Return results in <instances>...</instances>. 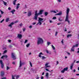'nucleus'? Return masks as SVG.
<instances>
[{"label":"nucleus","mask_w":79,"mask_h":79,"mask_svg":"<svg viewBox=\"0 0 79 79\" xmlns=\"http://www.w3.org/2000/svg\"><path fill=\"white\" fill-rule=\"evenodd\" d=\"M10 69V67H8V66H7L6 67V70L8 71V69Z\"/></svg>","instance_id":"nucleus-27"},{"label":"nucleus","mask_w":79,"mask_h":79,"mask_svg":"<svg viewBox=\"0 0 79 79\" xmlns=\"http://www.w3.org/2000/svg\"><path fill=\"white\" fill-rule=\"evenodd\" d=\"M5 21V19H3L1 21L0 23H3V21Z\"/></svg>","instance_id":"nucleus-39"},{"label":"nucleus","mask_w":79,"mask_h":79,"mask_svg":"<svg viewBox=\"0 0 79 79\" xmlns=\"http://www.w3.org/2000/svg\"><path fill=\"white\" fill-rule=\"evenodd\" d=\"M12 57L13 58V60H15L16 59V56L15 54L13 53H11Z\"/></svg>","instance_id":"nucleus-5"},{"label":"nucleus","mask_w":79,"mask_h":79,"mask_svg":"<svg viewBox=\"0 0 79 79\" xmlns=\"http://www.w3.org/2000/svg\"><path fill=\"white\" fill-rule=\"evenodd\" d=\"M0 11L1 12L2 15H3V12L2 11V10H0Z\"/></svg>","instance_id":"nucleus-38"},{"label":"nucleus","mask_w":79,"mask_h":79,"mask_svg":"<svg viewBox=\"0 0 79 79\" xmlns=\"http://www.w3.org/2000/svg\"><path fill=\"white\" fill-rule=\"evenodd\" d=\"M7 50H6L4 51L3 53H7Z\"/></svg>","instance_id":"nucleus-40"},{"label":"nucleus","mask_w":79,"mask_h":79,"mask_svg":"<svg viewBox=\"0 0 79 79\" xmlns=\"http://www.w3.org/2000/svg\"><path fill=\"white\" fill-rule=\"evenodd\" d=\"M64 31L65 32H66V31H67V30H66V28H65Z\"/></svg>","instance_id":"nucleus-61"},{"label":"nucleus","mask_w":79,"mask_h":79,"mask_svg":"<svg viewBox=\"0 0 79 79\" xmlns=\"http://www.w3.org/2000/svg\"><path fill=\"white\" fill-rule=\"evenodd\" d=\"M73 47H78V46H79V45H78V44H76V45H74L73 46Z\"/></svg>","instance_id":"nucleus-19"},{"label":"nucleus","mask_w":79,"mask_h":79,"mask_svg":"<svg viewBox=\"0 0 79 79\" xmlns=\"http://www.w3.org/2000/svg\"><path fill=\"white\" fill-rule=\"evenodd\" d=\"M44 43V40L42 38H38V40L37 42V44L38 45L39 44H43Z\"/></svg>","instance_id":"nucleus-2"},{"label":"nucleus","mask_w":79,"mask_h":79,"mask_svg":"<svg viewBox=\"0 0 79 79\" xmlns=\"http://www.w3.org/2000/svg\"><path fill=\"white\" fill-rule=\"evenodd\" d=\"M23 31L24 32V31H25V30H26V28H23Z\"/></svg>","instance_id":"nucleus-55"},{"label":"nucleus","mask_w":79,"mask_h":79,"mask_svg":"<svg viewBox=\"0 0 79 79\" xmlns=\"http://www.w3.org/2000/svg\"><path fill=\"white\" fill-rule=\"evenodd\" d=\"M39 24H40V25L41 24H42V22H39L37 23L36 25H38Z\"/></svg>","instance_id":"nucleus-25"},{"label":"nucleus","mask_w":79,"mask_h":79,"mask_svg":"<svg viewBox=\"0 0 79 79\" xmlns=\"http://www.w3.org/2000/svg\"><path fill=\"white\" fill-rule=\"evenodd\" d=\"M72 36V35L71 34H68L67 36V38H69V37H71Z\"/></svg>","instance_id":"nucleus-20"},{"label":"nucleus","mask_w":79,"mask_h":79,"mask_svg":"<svg viewBox=\"0 0 79 79\" xmlns=\"http://www.w3.org/2000/svg\"><path fill=\"white\" fill-rule=\"evenodd\" d=\"M46 71H48V72H49L50 73H51V72L48 69H46Z\"/></svg>","instance_id":"nucleus-33"},{"label":"nucleus","mask_w":79,"mask_h":79,"mask_svg":"<svg viewBox=\"0 0 79 79\" xmlns=\"http://www.w3.org/2000/svg\"><path fill=\"white\" fill-rule=\"evenodd\" d=\"M54 11H53V10H51L50 12H51V13H53Z\"/></svg>","instance_id":"nucleus-53"},{"label":"nucleus","mask_w":79,"mask_h":79,"mask_svg":"<svg viewBox=\"0 0 79 79\" xmlns=\"http://www.w3.org/2000/svg\"><path fill=\"white\" fill-rule=\"evenodd\" d=\"M65 72V71L64 70V69H63L61 71V73H64Z\"/></svg>","instance_id":"nucleus-34"},{"label":"nucleus","mask_w":79,"mask_h":79,"mask_svg":"<svg viewBox=\"0 0 79 79\" xmlns=\"http://www.w3.org/2000/svg\"><path fill=\"white\" fill-rule=\"evenodd\" d=\"M10 19L9 18H7L6 19V22L7 23V22H8L9 21Z\"/></svg>","instance_id":"nucleus-22"},{"label":"nucleus","mask_w":79,"mask_h":79,"mask_svg":"<svg viewBox=\"0 0 79 79\" xmlns=\"http://www.w3.org/2000/svg\"><path fill=\"white\" fill-rule=\"evenodd\" d=\"M32 15V13H31V12L30 11L28 13V16H31Z\"/></svg>","instance_id":"nucleus-14"},{"label":"nucleus","mask_w":79,"mask_h":79,"mask_svg":"<svg viewBox=\"0 0 79 79\" xmlns=\"http://www.w3.org/2000/svg\"><path fill=\"white\" fill-rule=\"evenodd\" d=\"M3 3L5 5H6V4L7 3L6 2H5V1H3Z\"/></svg>","instance_id":"nucleus-37"},{"label":"nucleus","mask_w":79,"mask_h":79,"mask_svg":"<svg viewBox=\"0 0 79 79\" xmlns=\"http://www.w3.org/2000/svg\"><path fill=\"white\" fill-rule=\"evenodd\" d=\"M48 15V12H44V15L45 16H47Z\"/></svg>","instance_id":"nucleus-15"},{"label":"nucleus","mask_w":79,"mask_h":79,"mask_svg":"<svg viewBox=\"0 0 79 79\" xmlns=\"http://www.w3.org/2000/svg\"><path fill=\"white\" fill-rule=\"evenodd\" d=\"M3 50H6V48L4 47V48H2Z\"/></svg>","instance_id":"nucleus-46"},{"label":"nucleus","mask_w":79,"mask_h":79,"mask_svg":"<svg viewBox=\"0 0 79 79\" xmlns=\"http://www.w3.org/2000/svg\"><path fill=\"white\" fill-rule=\"evenodd\" d=\"M11 8L10 7H9L8 8V9L9 10H11Z\"/></svg>","instance_id":"nucleus-47"},{"label":"nucleus","mask_w":79,"mask_h":79,"mask_svg":"<svg viewBox=\"0 0 79 79\" xmlns=\"http://www.w3.org/2000/svg\"><path fill=\"white\" fill-rule=\"evenodd\" d=\"M48 64H49L48 63H46V64H45V66H48Z\"/></svg>","instance_id":"nucleus-43"},{"label":"nucleus","mask_w":79,"mask_h":79,"mask_svg":"<svg viewBox=\"0 0 79 79\" xmlns=\"http://www.w3.org/2000/svg\"><path fill=\"white\" fill-rule=\"evenodd\" d=\"M41 79H44V77L42 76L41 77Z\"/></svg>","instance_id":"nucleus-59"},{"label":"nucleus","mask_w":79,"mask_h":79,"mask_svg":"<svg viewBox=\"0 0 79 79\" xmlns=\"http://www.w3.org/2000/svg\"><path fill=\"white\" fill-rule=\"evenodd\" d=\"M74 48L73 46L71 49V51H72V52H74Z\"/></svg>","instance_id":"nucleus-18"},{"label":"nucleus","mask_w":79,"mask_h":79,"mask_svg":"<svg viewBox=\"0 0 79 79\" xmlns=\"http://www.w3.org/2000/svg\"><path fill=\"white\" fill-rule=\"evenodd\" d=\"M12 79H15L14 77V76H13V75H12Z\"/></svg>","instance_id":"nucleus-48"},{"label":"nucleus","mask_w":79,"mask_h":79,"mask_svg":"<svg viewBox=\"0 0 79 79\" xmlns=\"http://www.w3.org/2000/svg\"><path fill=\"white\" fill-rule=\"evenodd\" d=\"M4 58L5 57L6 58H8V56L7 55H4Z\"/></svg>","instance_id":"nucleus-31"},{"label":"nucleus","mask_w":79,"mask_h":79,"mask_svg":"<svg viewBox=\"0 0 79 79\" xmlns=\"http://www.w3.org/2000/svg\"><path fill=\"white\" fill-rule=\"evenodd\" d=\"M62 15V12H60V13L56 14V15L60 16V15Z\"/></svg>","instance_id":"nucleus-10"},{"label":"nucleus","mask_w":79,"mask_h":79,"mask_svg":"<svg viewBox=\"0 0 79 79\" xmlns=\"http://www.w3.org/2000/svg\"><path fill=\"white\" fill-rule=\"evenodd\" d=\"M0 63L1 64V67L2 69H3L4 68V63L2 60H0Z\"/></svg>","instance_id":"nucleus-3"},{"label":"nucleus","mask_w":79,"mask_h":79,"mask_svg":"<svg viewBox=\"0 0 79 79\" xmlns=\"http://www.w3.org/2000/svg\"><path fill=\"white\" fill-rule=\"evenodd\" d=\"M17 37H18L19 39H21L22 38L23 35H22L21 34H18Z\"/></svg>","instance_id":"nucleus-8"},{"label":"nucleus","mask_w":79,"mask_h":79,"mask_svg":"<svg viewBox=\"0 0 79 79\" xmlns=\"http://www.w3.org/2000/svg\"><path fill=\"white\" fill-rule=\"evenodd\" d=\"M64 70L66 71H68V67H66L65 68H64Z\"/></svg>","instance_id":"nucleus-21"},{"label":"nucleus","mask_w":79,"mask_h":79,"mask_svg":"<svg viewBox=\"0 0 79 79\" xmlns=\"http://www.w3.org/2000/svg\"><path fill=\"white\" fill-rule=\"evenodd\" d=\"M53 19H56V17H54L53 18H52Z\"/></svg>","instance_id":"nucleus-42"},{"label":"nucleus","mask_w":79,"mask_h":79,"mask_svg":"<svg viewBox=\"0 0 79 79\" xmlns=\"http://www.w3.org/2000/svg\"><path fill=\"white\" fill-rule=\"evenodd\" d=\"M43 12H44V10H40L39 13H37V10H36L35 12V14L34 19L37 20V17H38V16L39 15H41L42 14Z\"/></svg>","instance_id":"nucleus-1"},{"label":"nucleus","mask_w":79,"mask_h":79,"mask_svg":"<svg viewBox=\"0 0 79 79\" xmlns=\"http://www.w3.org/2000/svg\"><path fill=\"white\" fill-rule=\"evenodd\" d=\"M70 9L69 8H67V9L66 15H69V13Z\"/></svg>","instance_id":"nucleus-9"},{"label":"nucleus","mask_w":79,"mask_h":79,"mask_svg":"<svg viewBox=\"0 0 79 79\" xmlns=\"http://www.w3.org/2000/svg\"><path fill=\"white\" fill-rule=\"evenodd\" d=\"M19 26L20 27H22V26H23V23H21L19 24Z\"/></svg>","instance_id":"nucleus-44"},{"label":"nucleus","mask_w":79,"mask_h":79,"mask_svg":"<svg viewBox=\"0 0 79 79\" xmlns=\"http://www.w3.org/2000/svg\"><path fill=\"white\" fill-rule=\"evenodd\" d=\"M58 19L59 21H60V22H61V21H63V19Z\"/></svg>","instance_id":"nucleus-45"},{"label":"nucleus","mask_w":79,"mask_h":79,"mask_svg":"<svg viewBox=\"0 0 79 79\" xmlns=\"http://www.w3.org/2000/svg\"><path fill=\"white\" fill-rule=\"evenodd\" d=\"M12 64H15V62H13L12 63Z\"/></svg>","instance_id":"nucleus-49"},{"label":"nucleus","mask_w":79,"mask_h":79,"mask_svg":"<svg viewBox=\"0 0 79 79\" xmlns=\"http://www.w3.org/2000/svg\"><path fill=\"white\" fill-rule=\"evenodd\" d=\"M20 5V4L19 3H18L17 5V6L16 7V9L17 10H18V8H19V6Z\"/></svg>","instance_id":"nucleus-17"},{"label":"nucleus","mask_w":79,"mask_h":79,"mask_svg":"<svg viewBox=\"0 0 79 79\" xmlns=\"http://www.w3.org/2000/svg\"><path fill=\"white\" fill-rule=\"evenodd\" d=\"M46 68H48V67H50V65H47L46 66Z\"/></svg>","instance_id":"nucleus-50"},{"label":"nucleus","mask_w":79,"mask_h":79,"mask_svg":"<svg viewBox=\"0 0 79 79\" xmlns=\"http://www.w3.org/2000/svg\"><path fill=\"white\" fill-rule=\"evenodd\" d=\"M25 64V63L24 62H23L21 63V61H20V63H19V68H20L22 66V65H23V64Z\"/></svg>","instance_id":"nucleus-6"},{"label":"nucleus","mask_w":79,"mask_h":79,"mask_svg":"<svg viewBox=\"0 0 79 79\" xmlns=\"http://www.w3.org/2000/svg\"><path fill=\"white\" fill-rule=\"evenodd\" d=\"M30 45V44L28 43L26 45L27 47H29V46Z\"/></svg>","instance_id":"nucleus-30"},{"label":"nucleus","mask_w":79,"mask_h":79,"mask_svg":"<svg viewBox=\"0 0 79 79\" xmlns=\"http://www.w3.org/2000/svg\"><path fill=\"white\" fill-rule=\"evenodd\" d=\"M51 46L53 50H55V48L53 46V45H52Z\"/></svg>","instance_id":"nucleus-26"},{"label":"nucleus","mask_w":79,"mask_h":79,"mask_svg":"<svg viewBox=\"0 0 79 79\" xmlns=\"http://www.w3.org/2000/svg\"><path fill=\"white\" fill-rule=\"evenodd\" d=\"M5 75V72L3 71H1V72L0 76L1 77H3Z\"/></svg>","instance_id":"nucleus-7"},{"label":"nucleus","mask_w":79,"mask_h":79,"mask_svg":"<svg viewBox=\"0 0 79 79\" xmlns=\"http://www.w3.org/2000/svg\"><path fill=\"white\" fill-rule=\"evenodd\" d=\"M19 21H17L15 22V23H18Z\"/></svg>","instance_id":"nucleus-56"},{"label":"nucleus","mask_w":79,"mask_h":79,"mask_svg":"<svg viewBox=\"0 0 79 79\" xmlns=\"http://www.w3.org/2000/svg\"><path fill=\"white\" fill-rule=\"evenodd\" d=\"M16 11V10L15 9L13 10L12 11H10V13H12V15H14V13Z\"/></svg>","instance_id":"nucleus-13"},{"label":"nucleus","mask_w":79,"mask_h":79,"mask_svg":"<svg viewBox=\"0 0 79 79\" xmlns=\"http://www.w3.org/2000/svg\"><path fill=\"white\" fill-rule=\"evenodd\" d=\"M39 57H40V58L41 57V55L40 54H39Z\"/></svg>","instance_id":"nucleus-57"},{"label":"nucleus","mask_w":79,"mask_h":79,"mask_svg":"<svg viewBox=\"0 0 79 79\" xmlns=\"http://www.w3.org/2000/svg\"><path fill=\"white\" fill-rule=\"evenodd\" d=\"M29 63H30V64L31 67H32V64L31 62V61H30Z\"/></svg>","instance_id":"nucleus-28"},{"label":"nucleus","mask_w":79,"mask_h":79,"mask_svg":"<svg viewBox=\"0 0 79 79\" xmlns=\"http://www.w3.org/2000/svg\"><path fill=\"white\" fill-rule=\"evenodd\" d=\"M1 79H6V77H4L3 78H2Z\"/></svg>","instance_id":"nucleus-52"},{"label":"nucleus","mask_w":79,"mask_h":79,"mask_svg":"<svg viewBox=\"0 0 79 79\" xmlns=\"http://www.w3.org/2000/svg\"><path fill=\"white\" fill-rule=\"evenodd\" d=\"M73 68V63L70 66V69H72Z\"/></svg>","instance_id":"nucleus-24"},{"label":"nucleus","mask_w":79,"mask_h":79,"mask_svg":"<svg viewBox=\"0 0 79 79\" xmlns=\"http://www.w3.org/2000/svg\"><path fill=\"white\" fill-rule=\"evenodd\" d=\"M11 40H8V42H11Z\"/></svg>","instance_id":"nucleus-63"},{"label":"nucleus","mask_w":79,"mask_h":79,"mask_svg":"<svg viewBox=\"0 0 79 79\" xmlns=\"http://www.w3.org/2000/svg\"><path fill=\"white\" fill-rule=\"evenodd\" d=\"M69 17V15H66V19H65V21L66 22V21H67L69 24H70V22L69 21V20H68Z\"/></svg>","instance_id":"nucleus-4"},{"label":"nucleus","mask_w":79,"mask_h":79,"mask_svg":"<svg viewBox=\"0 0 79 79\" xmlns=\"http://www.w3.org/2000/svg\"><path fill=\"white\" fill-rule=\"evenodd\" d=\"M28 41V40H26L24 42V44H26V43Z\"/></svg>","instance_id":"nucleus-36"},{"label":"nucleus","mask_w":79,"mask_h":79,"mask_svg":"<svg viewBox=\"0 0 79 79\" xmlns=\"http://www.w3.org/2000/svg\"><path fill=\"white\" fill-rule=\"evenodd\" d=\"M29 27L30 28H32V26H30Z\"/></svg>","instance_id":"nucleus-58"},{"label":"nucleus","mask_w":79,"mask_h":79,"mask_svg":"<svg viewBox=\"0 0 79 79\" xmlns=\"http://www.w3.org/2000/svg\"><path fill=\"white\" fill-rule=\"evenodd\" d=\"M14 24V23L12 22L11 23L10 25H9V27H12V26Z\"/></svg>","instance_id":"nucleus-12"},{"label":"nucleus","mask_w":79,"mask_h":79,"mask_svg":"<svg viewBox=\"0 0 79 79\" xmlns=\"http://www.w3.org/2000/svg\"><path fill=\"white\" fill-rule=\"evenodd\" d=\"M46 76L47 78H48V73H46Z\"/></svg>","instance_id":"nucleus-23"},{"label":"nucleus","mask_w":79,"mask_h":79,"mask_svg":"<svg viewBox=\"0 0 79 79\" xmlns=\"http://www.w3.org/2000/svg\"><path fill=\"white\" fill-rule=\"evenodd\" d=\"M17 1V0H15L13 1V4L14 5H16V2Z\"/></svg>","instance_id":"nucleus-16"},{"label":"nucleus","mask_w":79,"mask_h":79,"mask_svg":"<svg viewBox=\"0 0 79 79\" xmlns=\"http://www.w3.org/2000/svg\"><path fill=\"white\" fill-rule=\"evenodd\" d=\"M19 77V75H18L16 76V79H18Z\"/></svg>","instance_id":"nucleus-35"},{"label":"nucleus","mask_w":79,"mask_h":79,"mask_svg":"<svg viewBox=\"0 0 79 79\" xmlns=\"http://www.w3.org/2000/svg\"><path fill=\"white\" fill-rule=\"evenodd\" d=\"M42 58V60H44V59H45L46 58V57H45L44 56H41Z\"/></svg>","instance_id":"nucleus-29"},{"label":"nucleus","mask_w":79,"mask_h":79,"mask_svg":"<svg viewBox=\"0 0 79 79\" xmlns=\"http://www.w3.org/2000/svg\"><path fill=\"white\" fill-rule=\"evenodd\" d=\"M76 63H79V61H77Z\"/></svg>","instance_id":"nucleus-64"},{"label":"nucleus","mask_w":79,"mask_h":79,"mask_svg":"<svg viewBox=\"0 0 79 79\" xmlns=\"http://www.w3.org/2000/svg\"><path fill=\"white\" fill-rule=\"evenodd\" d=\"M46 52H47V53H49V52H48V50L46 51Z\"/></svg>","instance_id":"nucleus-62"},{"label":"nucleus","mask_w":79,"mask_h":79,"mask_svg":"<svg viewBox=\"0 0 79 79\" xmlns=\"http://www.w3.org/2000/svg\"><path fill=\"white\" fill-rule=\"evenodd\" d=\"M58 2H61V0H58Z\"/></svg>","instance_id":"nucleus-60"},{"label":"nucleus","mask_w":79,"mask_h":79,"mask_svg":"<svg viewBox=\"0 0 79 79\" xmlns=\"http://www.w3.org/2000/svg\"><path fill=\"white\" fill-rule=\"evenodd\" d=\"M3 58H4V57L3 56H2L1 57V58L2 59H3Z\"/></svg>","instance_id":"nucleus-51"},{"label":"nucleus","mask_w":79,"mask_h":79,"mask_svg":"<svg viewBox=\"0 0 79 79\" xmlns=\"http://www.w3.org/2000/svg\"><path fill=\"white\" fill-rule=\"evenodd\" d=\"M44 19L42 18H41L40 17H39V19H38V21L39 22H41L42 21H43V20Z\"/></svg>","instance_id":"nucleus-11"},{"label":"nucleus","mask_w":79,"mask_h":79,"mask_svg":"<svg viewBox=\"0 0 79 79\" xmlns=\"http://www.w3.org/2000/svg\"><path fill=\"white\" fill-rule=\"evenodd\" d=\"M58 31L56 32L55 36H56L57 35V34H58Z\"/></svg>","instance_id":"nucleus-41"},{"label":"nucleus","mask_w":79,"mask_h":79,"mask_svg":"<svg viewBox=\"0 0 79 79\" xmlns=\"http://www.w3.org/2000/svg\"><path fill=\"white\" fill-rule=\"evenodd\" d=\"M50 44H51V43L48 42H47L48 46V45H50Z\"/></svg>","instance_id":"nucleus-32"},{"label":"nucleus","mask_w":79,"mask_h":79,"mask_svg":"<svg viewBox=\"0 0 79 79\" xmlns=\"http://www.w3.org/2000/svg\"><path fill=\"white\" fill-rule=\"evenodd\" d=\"M25 8H27V6L26 5V4H25Z\"/></svg>","instance_id":"nucleus-54"}]
</instances>
